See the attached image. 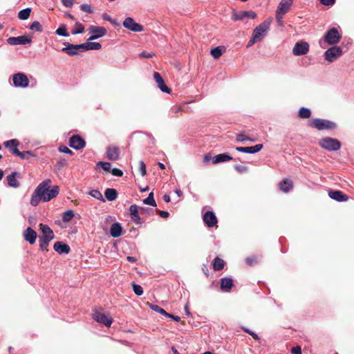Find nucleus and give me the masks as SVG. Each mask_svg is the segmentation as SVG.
I'll return each mask as SVG.
<instances>
[{
	"mask_svg": "<svg viewBox=\"0 0 354 354\" xmlns=\"http://www.w3.org/2000/svg\"><path fill=\"white\" fill-rule=\"evenodd\" d=\"M50 179H46L41 182L35 189V193L38 194L44 202L50 201L51 199L55 198L59 192V187L57 185L50 187Z\"/></svg>",
	"mask_w": 354,
	"mask_h": 354,
	"instance_id": "f257e3e1",
	"label": "nucleus"
},
{
	"mask_svg": "<svg viewBox=\"0 0 354 354\" xmlns=\"http://www.w3.org/2000/svg\"><path fill=\"white\" fill-rule=\"evenodd\" d=\"M39 230L43 234L39 237V248L41 250L48 251L49 243L55 238L54 232L48 225L43 223L39 224Z\"/></svg>",
	"mask_w": 354,
	"mask_h": 354,
	"instance_id": "f03ea898",
	"label": "nucleus"
},
{
	"mask_svg": "<svg viewBox=\"0 0 354 354\" xmlns=\"http://www.w3.org/2000/svg\"><path fill=\"white\" fill-rule=\"evenodd\" d=\"M269 27L270 23L267 21H263L260 25L257 26L253 30L252 36L249 40L247 46H251L255 43L261 41L263 37L266 35V32L268 30Z\"/></svg>",
	"mask_w": 354,
	"mask_h": 354,
	"instance_id": "7ed1b4c3",
	"label": "nucleus"
},
{
	"mask_svg": "<svg viewBox=\"0 0 354 354\" xmlns=\"http://www.w3.org/2000/svg\"><path fill=\"white\" fill-rule=\"evenodd\" d=\"M308 126L313 128H315L319 131L322 130H332L336 128L337 125L335 122L319 118L313 119L308 121Z\"/></svg>",
	"mask_w": 354,
	"mask_h": 354,
	"instance_id": "20e7f679",
	"label": "nucleus"
},
{
	"mask_svg": "<svg viewBox=\"0 0 354 354\" xmlns=\"http://www.w3.org/2000/svg\"><path fill=\"white\" fill-rule=\"evenodd\" d=\"M319 145L326 150L333 151L339 150L342 145L337 139L327 137L321 139Z\"/></svg>",
	"mask_w": 354,
	"mask_h": 354,
	"instance_id": "39448f33",
	"label": "nucleus"
},
{
	"mask_svg": "<svg viewBox=\"0 0 354 354\" xmlns=\"http://www.w3.org/2000/svg\"><path fill=\"white\" fill-rule=\"evenodd\" d=\"M341 38L342 35L336 28H332L327 30L324 37V41L329 45L339 43Z\"/></svg>",
	"mask_w": 354,
	"mask_h": 354,
	"instance_id": "423d86ee",
	"label": "nucleus"
},
{
	"mask_svg": "<svg viewBox=\"0 0 354 354\" xmlns=\"http://www.w3.org/2000/svg\"><path fill=\"white\" fill-rule=\"evenodd\" d=\"M342 53V50L339 46H333L325 52V59L329 62H333L340 57Z\"/></svg>",
	"mask_w": 354,
	"mask_h": 354,
	"instance_id": "0eeeda50",
	"label": "nucleus"
},
{
	"mask_svg": "<svg viewBox=\"0 0 354 354\" xmlns=\"http://www.w3.org/2000/svg\"><path fill=\"white\" fill-rule=\"evenodd\" d=\"M13 84L16 87L26 88L29 84V80L26 75L18 73L12 76Z\"/></svg>",
	"mask_w": 354,
	"mask_h": 354,
	"instance_id": "6e6552de",
	"label": "nucleus"
},
{
	"mask_svg": "<svg viewBox=\"0 0 354 354\" xmlns=\"http://www.w3.org/2000/svg\"><path fill=\"white\" fill-rule=\"evenodd\" d=\"M93 319L95 322L100 324H103L108 327H109L111 325L113 321L111 317L98 310H95L94 312V313L93 314Z\"/></svg>",
	"mask_w": 354,
	"mask_h": 354,
	"instance_id": "1a4fd4ad",
	"label": "nucleus"
},
{
	"mask_svg": "<svg viewBox=\"0 0 354 354\" xmlns=\"http://www.w3.org/2000/svg\"><path fill=\"white\" fill-rule=\"evenodd\" d=\"M123 26L133 32H142L144 30L143 26L136 23L132 17H127L123 21Z\"/></svg>",
	"mask_w": 354,
	"mask_h": 354,
	"instance_id": "9d476101",
	"label": "nucleus"
},
{
	"mask_svg": "<svg viewBox=\"0 0 354 354\" xmlns=\"http://www.w3.org/2000/svg\"><path fill=\"white\" fill-rule=\"evenodd\" d=\"M66 47L63 48L62 50L66 53L69 56H74L78 54L79 51H84L82 44H71L68 42L64 44Z\"/></svg>",
	"mask_w": 354,
	"mask_h": 354,
	"instance_id": "9b49d317",
	"label": "nucleus"
},
{
	"mask_svg": "<svg viewBox=\"0 0 354 354\" xmlns=\"http://www.w3.org/2000/svg\"><path fill=\"white\" fill-rule=\"evenodd\" d=\"M7 42L10 45L12 46L26 45L30 44L32 42V39L28 37L26 35H22L19 37H10L7 39Z\"/></svg>",
	"mask_w": 354,
	"mask_h": 354,
	"instance_id": "f8f14e48",
	"label": "nucleus"
},
{
	"mask_svg": "<svg viewBox=\"0 0 354 354\" xmlns=\"http://www.w3.org/2000/svg\"><path fill=\"white\" fill-rule=\"evenodd\" d=\"M308 51L309 44L306 41H300L296 43L292 49V53L296 56L306 55Z\"/></svg>",
	"mask_w": 354,
	"mask_h": 354,
	"instance_id": "ddd939ff",
	"label": "nucleus"
},
{
	"mask_svg": "<svg viewBox=\"0 0 354 354\" xmlns=\"http://www.w3.org/2000/svg\"><path fill=\"white\" fill-rule=\"evenodd\" d=\"M86 145L84 140L79 135H73L70 138L69 146L76 150L83 149Z\"/></svg>",
	"mask_w": 354,
	"mask_h": 354,
	"instance_id": "4468645a",
	"label": "nucleus"
},
{
	"mask_svg": "<svg viewBox=\"0 0 354 354\" xmlns=\"http://www.w3.org/2000/svg\"><path fill=\"white\" fill-rule=\"evenodd\" d=\"M89 30L91 33L95 35L90 37L88 40L97 39L100 37H103L106 33V30L104 27L91 26L89 28Z\"/></svg>",
	"mask_w": 354,
	"mask_h": 354,
	"instance_id": "2eb2a0df",
	"label": "nucleus"
},
{
	"mask_svg": "<svg viewBox=\"0 0 354 354\" xmlns=\"http://www.w3.org/2000/svg\"><path fill=\"white\" fill-rule=\"evenodd\" d=\"M203 221L207 227H212L216 225L217 218L213 212L207 211L203 215Z\"/></svg>",
	"mask_w": 354,
	"mask_h": 354,
	"instance_id": "dca6fc26",
	"label": "nucleus"
},
{
	"mask_svg": "<svg viewBox=\"0 0 354 354\" xmlns=\"http://www.w3.org/2000/svg\"><path fill=\"white\" fill-rule=\"evenodd\" d=\"M328 196L332 199L338 202L347 201L348 200V196L339 190H330L328 192Z\"/></svg>",
	"mask_w": 354,
	"mask_h": 354,
	"instance_id": "f3484780",
	"label": "nucleus"
},
{
	"mask_svg": "<svg viewBox=\"0 0 354 354\" xmlns=\"http://www.w3.org/2000/svg\"><path fill=\"white\" fill-rule=\"evenodd\" d=\"M23 236L24 239L31 245L35 243L37 236V232L30 227L26 228L23 233Z\"/></svg>",
	"mask_w": 354,
	"mask_h": 354,
	"instance_id": "a211bd4d",
	"label": "nucleus"
},
{
	"mask_svg": "<svg viewBox=\"0 0 354 354\" xmlns=\"http://www.w3.org/2000/svg\"><path fill=\"white\" fill-rule=\"evenodd\" d=\"M153 77H154L156 82L157 83L158 88L162 92H165L167 93H169L171 92V89L167 87V86L165 84V82H164L162 77H161V75H160V73H158V72H154Z\"/></svg>",
	"mask_w": 354,
	"mask_h": 354,
	"instance_id": "6ab92c4d",
	"label": "nucleus"
},
{
	"mask_svg": "<svg viewBox=\"0 0 354 354\" xmlns=\"http://www.w3.org/2000/svg\"><path fill=\"white\" fill-rule=\"evenodd\" d=\"M263 148L262 144H258L252 147H236V150L239 152L242 153H254L261 151Z\"/></svg>",
	"mask_w": 354,
	"mask_h": 354,
	"instance_id": "aec40b11",
	"label": "nucleus"
},
{
	"mask_svg": "<svg viewBox=\"0 0 354 354\" xmlns=\"http://www.w3.org/2000/svg\"><path fill=\"white\" fill-rule=\"evenodd\" d=\"M257 17V14L252 10L249 11H241L238 13H235L233 15V19L234 21L242 20L245 18L254 19Z\"/></svg>",
	"mask_w": 354,
	"mask_h": 354,
	"instance_id": "412c9836",
	"label": "nucleus"
},
{
	"mask_svg": "<svg viewBox=\"0 0 354 354\" xmlns=\"http://www.w3.org/2000/svg\"><path fill=\"white\" fill-rule=\"evenodd\" d=\"M120 149L116 146H111L107 148V158L112 161H115L119 158Z\"/></svg>",
	"mask_w": 354,
	"mask_h": 354,
	"instance_id": "4be33fe9",
	"label": "nucleus"
},
{
	"mask_svg": "<svg viewBox=\"0 0 354 354\" xmlns=\"http://www.w3.org/2000/svg\"><path fill=\"white\" fill-rule=\"evenodd\" d=\"M139 209H140V208L136 205H131L129 207L131 218L136 224L140 223V217L138 212Z\"/></svg>",
	"mask_w": 354,
	"mask_h": 354,
	"instance_id": "5701e85b",
	"label": "nucleus"
},
{
	"mask_svg": "<svg viewBox=\"0 0 354 354\" xmlns=\"http://www.w3.org/2000/svg\"><path fill=\"white\" fill-rule=\"evenodd\" d=\"M293 0H281L279 3L277 11L283 14L287 13L292 6Z\"/></svg>",
	"mask_w": 354,
	"mask_h": 354,
	"instance_id": "b1692460",
	"label": "nucleus"
},
{
	"mask_svg": "<svg viewBox=\"0 0 354 354\" xmlns=\"http://www.w3.org/2000/svg\"><path fill=\"white\" fill-rule=\"evenodd\" d=\"M53 248L59 254H68L71 250L68 245L61 241L55 243Z\"/></svg>",
	"mask_w": 354,
	"mask_h": 354,
	"instance_id": "393cba45",
	"label": "nucleus"
},
{
	"mask_svg": "<svg viewBox=\"0 0 354 354\" xmlns=\"http://www.w3.org/2000/svg\"><path fill=\"white\" fill-rule=\"evenodd\" d=\"M234 286L231 278L224 277L221 279V289L224 292H230Z\"/></svg>",
	"mask_w": 354,
	"mask_h": 354,
	"instance_id": "a878e982",
	"label": "nucleus"
},
{
	"mask_svg": "<svg viewBox=\"0 0 354 354\" xmlns=\"http://www.w3.org/2000/svg\"><path fill=\"white\" fill-rule=\"evenodd\" d=\"M12 154L19 156L21 160L28 159L30 157H33L35 155L30 151H19L17 148L11 149Z\"/></svg>",
	"mask_w": 354,
	"mask_h": 354,
	"instance_id": "bb28decb",
	"label": "nucleus"
},
{
	"mask_svg": "<svg viewBox=\"0 0 354 354\" xmlns=\"http://www.w3.org/2000/svg\"><path fill=\"white\" fill-rule=\"evenodd\" d=\"M19 175V173L15 171L7 176V181L9 186L15 188H17L19 187V182L17 180V176Z\"/></svg>",
	"mask_w": 354,
	"mask_h": 354,
	"instance_id": "cd10ccee",
	"label": "nucleus"
},
{
	"mask_svg": "<svg viewBox=\"0 0 354 354\" xmlns=\"http://www.w3.org/2000/svg\"><path fill=\"white\" fill-rule=\"evenodd\" d=\"M232 160V157L227 153H220L215 156L212 158L213 164H218L220 162H227Z\"/></svg>",
	"mask_w": 354,
	"mask_h": 354,
	"instance_id": "c85d7f7f",
	"label": "nucleus"
},
{
	"mask_svg": "<svg viewBox=\"0 0 354 354\" xmlns=\"http://www.w3.org/2000/svg\"><path fill=\"white\" fill-rule=\"evenodd\" d=\"M122 226L118 223H114L111 225L110 228V234L111 235L114 237L117 238L119 237L122 234Z\"/></svg>",
	"mask_w": 354,
	"mask_h": 354,
	"instance_id": "c756f323",
	"label": "nucleus"
},
{
	"mask_svg": "<svg viewBox=\"0 0 354 354\" xmlns=\"http://www.w3.org/2000/svg\"><path fill=\"white\" fill-rule=\"evenodd\" d=\"M279 189L283 192H288L293 187L292 181L288 179H283L279 184Z\"/></svg>",
	"mask_w": 354,
	"mask_h": 354,
	"instance_id": "7c9ffc66",
	"label": "nucleus"
},
{
	"mask_svg": "<svg viewBox=\"0 0 354 354\" xmlns=\"http://www.w3.org/2000/svg\"><path fill=\"white\" fill-rule=\"evenodd\" d=\"M106 198L109 201H115L118 197L116 189L113 188H107L104 192Z\"/></svg>",
	"mask_w": 354,
	"mask_h": 354,
	"instance_id": "2f4dec72",
	"label": "nucleus"
},
{
	"mask_svg": "<svg viewBox=\"0 0 354 354\" xmlns=\"http://www.w3.org/2000/svg\"><path fill=\"white\" fill-rule=\"evenodd\" d=\"M82 44L84 51L88 50H100L102 48V45L98 42H88Z\"/></svg>",
	"mask_w": 354,
	"mask_h": 354,
	"instance_id": "473e14b6",
	"label": "nucleus"
},
{
	"mask_svg": "<svg viewBox=\"0 0 354 354\" xmlns=\"http://www.w3.org/2000/svg\"><path fill=\"white\" fill-rule=\"evenodd\" d=\"M225 265V261L218 257H216L212 263L213 269L215 271L221 270Z\"/></svg>",
	"mask_w": 354,
	"mask_h": 354,
	"instance_id": "72a5a7b5",
	"label": "nucleus"
},
{
	"mask_svg": "<svg viewBox=\"0 0 354 354\" xmlns=\"http://www.w3.org/2000/svg\"><path fill=\"white\" fill-rule=\"evenodd\" d=\"M311 116V111L306 107H301L299 110V117L304 119H308Z\"/></svg>",
	"mask_w": 354,
	"mask_h": 354,
	"instance_id": "f704fd0d",
	"label": "nucleus"
},
{
	"mask_svg": "<svg viewBox=\"0 0 354 354\" xmlns=\"http://www.w3.org/2000/svg\"><path fill=\"white\" fill-rule=\"evenodd\" d=\"M74 216H75V214L73 210H71V209L67 210L63 213L62 221L64 223H68L73 219Z\"/></svg>",
	"mask_w": 354,
	"mask_h": 354,
	"instance_id": "c9c22d12",
	"label": "nucleus"
},
{
	"mask_svg": "<svg viewBox=\"0 0 354 354\" xmlns=\"http://www.w3.org/2000/svg\"><path fill=\"white\" fill-rule=\"evenodd\" d=\"M31 9L29 8L21 10L18 13V17L21 20L28 19L30 17Z\"/></svg>",
	"mask_w": 354,
	"mask_h": 354,
	"instance_id": "e433bc0d",
	"label": "nucleus"
},
{
	"mask_svg": "<svg viewBox=\"0 0 354 354\" xmlns=\"http://www.w3.org/2000/svg\"><path fill=\"white\" fill-rule=\"evenodd\" d=\"M19 145V142L17 139H12L4 142V146L10 151L13 148H17Z\"/></svg>",
	"mask_w": 354,
	"mask_h": 354,
	"instance_id": "4c0bfd02",
	"label": "nucleus"
},
{
	"mask_svg": "<svg viewBox=\"0 0 354 354\" xmlns=\"http://www.w3.org/2000/svg\"><path fill=\"white\" fill-rule=\"evenodd\" d=\"M143 203L153 207H156L157 205L153 198V192L149 193L148 197L143 200Z\"/></svg>",
	"mask_w": 354,
	"mask_h": 354,
	"instance_id": "58836bf2",
	"label": "nucleus"
},
{
	"mask_svg": "<svg viewBox=\"0 0 354 354\" xmlns=\"http://www.w3.org/2000/svg\"><path fill=\"white\" fill-rule=\"evenodd\" d=\"M223 54V50L221 46L214 48L211 50V55L215 59H218Z\"/></svg>",
	"mask_w": 354,
	"mask_h": 354,
	"instance_id": "ea45409f",
	"label": "nucleus"
},
{
	"mask_svg": "<svg viewBox=\"0 0 354 354\" xmlns=\"http://www.w3.org/2000/svg\"><path fill=\"white\" fill-rule=\"evenodd\" d=\"M40 201H42L41 197H40L38 194L35 193V190L30 198V204L33 206H37Z\"/></svg>",
	"mask_w": 354,
	"mask_h": 354,
	"instance_id": "a19ab883",
	"label": "nucleus"
},
{
	"mask_svg": "<svg viewBox=\"0 0 354 354\" xmlns=\"http://www.w3.org/2000/svg\"><path fill=\"white\" fill-rule=\"evenodd\" d=\"M149 306H150L151 309H152L153 310H154L161 315H163L165 316L169 315L168 313H167L163 308H162L161 307H160L158 305L149 304Z\"/></svg>",
	"mask_w": 354,
	"mask_h": 354,
	"instance_id": "79ce46f5",
	"label": "nucleus"
},
{
	"mask_svg": "<svg viewBox=\"0 0 354 354\" xmlns=\"http://www.w3.org/2000/svg\"><path fill=\"white\" fill-rule=\"evenodd\" d=\"M55 32H56V34L61 35V36H64V37L68 36V33L67 32L66 25H64V24H62L59 28H57Z\"/></svg>",
	"mask_w": 354,
	"mask_h": 354,
	"instance_id": "37998d69",
	"label": "nucleus"
},
{
	"mask_svg": "<svg viewBox=\"0 0 354 354\" xmlns=\"http://www.w3.org/2000/svg\"><path fill=\"white\" fill-rule=\"evenodd\" d=\"M30 29L32 30H35V31L40 32L43 31L42 26L38 21H35L32 22L30 26Z\"/></svg>",
	"mask_w": 354,
	"mask_h": 354,
	"instance_id": "c03bdc74",
	"label": "nucleus"
},
{
	"mask_svg": "<svg viewBox=\"0 0 354 354\" xmlns=\"http://www.w3.org/2000/svg\"><path fill=\"white\" fill-rule=\"evenodd\" d=\"M67 165V160L64 158H60L57 160L55 165V169L57 170H60L62 168L65 167Z\"/></svg>",
	"mask_w": 354,
	"mask_h": 354,
	"instance_id": "a18cd8bd",
	"label": "nucleus"
},
{
	"mask_svg": "<svg viewBox=\"0 0 354 354\" xmlns=\"http://www.w3.org/2000/svg\"><path fill=\"white\" fill-rule=\"evenodd\" d=\"M89 194L93 196V198L100 200L102 201H104V199L103 198V196L100 191L97 189L91 190L89 193Z\"/></svg>",
	"mask_w": 354,
	"mask_h": 354,
	"instance_id": "49530a36",
	"label": "nucleus"
},
{
	"mask_svg": "<svg viewBox=\"0 0 354 354\" xmlns=\"http://www.w3.org/2000/svg\"><path fill=\"white\" fill-rule=\"evenodd\" d=\"M259 260L256 256H250L245 259V262L248 265L252 266L258 263Z\"/></svg>",
	"mask_w": 354,
	"mask_h": 354,
	"instance_id": "de8ad7c7",
	"label": "nucleus"
},
{
	"mask_svg": "<svg viewBox=\"0 0 354 354\" xmlns=\"http://www.w3.org/2000/svg\"><path fill=\"white\" fill-rule=\"evenodd\" d=\"M132 286L133 292H135L136 295H137L138 296H140L143 294V289L140 285L133 283Z\"/></svg>",
	"mask_w": 354,
	"mask_h": 354,
	"instance_id": "09e8293b",
	"label": "nucleus"
},
{
	"mask_svg": "<svg viewBox=\"0 0 354 354\" xmlns=\"http://www.w3.org/2000/svg\"><path fill=\"white\" fill-rule=\"evenodd\" d=\"M77 28L72 31L73 35L83 33L84 32V26L80 23H76Z\"/></svg>",
	"mask_w": 354,
	"mask_h": 354,
	"instance_id": "8fccbe9b",
	"label": "nucleus"
},
{
	"mask_svg": "<svg viewBox=\"0 0 354 354\" xmlns=\"http://www.w3.org/2000/svg\"><path fill=\"white\" fill-rule=\"evenodd\" d=\"M97 165H100L102 168L106 171H111V163L108 162H99Z\"/></svg>",
	"mask_w": 354,
	"mask_h": 354,
	"instance_id": "3c124183",
	"label": "nucleus"
},
{
	"mask_svg": "<svg viewBox=\"0 0 354 354\" xmlns=\"http://www.w3.org/2000/svg\"><path fill=\"white\" fill-rule=\"evenodd\" d=\"M284 15L285 14H283V13L276 11V20H277L279 26H283V17Z\"/></svg>",
	"mask_w": 354,
	"mask_h": 354,
	"instance_id": "603ef678",
	"label": "nucleus"
},
{
	"mask_svg": "<svg viewBox=\"0 0 354 354\" xmlns=\"http://www.w3.org/2000/svg\"><path fill=\"white\" fill-rule=\"evenodd\" d=\"M140 171L142 176H145L147 174L146 165L143 161L139 162Z\"/></svg>",
	"mask_w": 354,
	"mask_h": 354,
	"instance_id": "864d4df0",
	"label": "nucleus"
},
{
	"mask_svg": "<svg viewBox=\"0 0 354 354\" xmlns=\"http://www.w3.org/2000/svg\"><path fill=\"white\" fill-rule=\"evenodd\" d=\"M59 151L60 152H62V153H67V154H70V155H73V152L69 148H68L66 146H60L59 147Z\"/></svg>",
	"mask_w": 354,
	"mask_h": 354,
	"instance_id": "5fc2aeb1",
	"label": "nucleus"
},
{
	"mask_svg": "<svg viewBox=\"0 0 354 354\" xmlns=\"http://www.w3.org/2000/svg\"><path fill=\"white\" fill-rule=\"evenodd\" d=\"M111 172L113 176H115L118 177H121L123 176V171L121 169H118V168L112 169Z\"/></svg>",
	"mask_w": 354,
	"mask_h": 354,
	"instance_id": "6e6d98bb",
	"label": "nucleus"
},
{
	"mask_svg": "<svg viewBox=\"0 0 354 354\" xmlns=\"http://www.w3.org/2000/svg\"><path fill=\"white\" fill-rule=\"evenodd\" d=\"M236 140L238 142H243L245 140H251V141L254 142V140L250 139L249 137L245 136L243 134H239V135H237Z\"/></svg>",
	"mask_w": 354,
	"mask_h": 354,
	"instance_id": "4d7b16f0",
	"label": "nucleus"
},
{
	"mask_svg": "<svg viewBox=\"0 0 354 354\" xmlns=\"http://www.w3.org/2000/svg\"><path fill=\"white\" fill-rule=\"evenodd\" d=\"M153 56H155V54L153 53H149L147 51H143L140 54V57L147 58V59L151 58Z\"/></svg>",
	"mask_w": 354,
	"mask_h": 354,
	"instance_id": "13d9d810",
	"label": "nucleus"
},
{
	"mask_svg": "<svg viewBox=\"0 0 354 354\" xmlns=\"http://www.w3.org/2000/svg\"><path fill=\"white\" fill-rule=\"evenodd\" d=\"M80 8L82 10L88 13H91L93 12L91 6L88 4H82L81 5Z\"/></svg>",
	"mask_w": 354,
	"mask_h": 354,
	"instance_id": "bf43d9fd",
	"label": "nucleus"
},
{
	"mask_svg": "<svg viewBox=\"0 0 354 354\" xmlns=\"http://www.w3.org/2000/svg\"><path fill=\"white\" fill-rule=\"evenodd\" d=\"M234 169L236 171L239 173H244L246 172L248 170V168L243 165H236L234 166Z\"/></svg>",
	"mask_w": 354,
	"mask_h": 354,
	"instance_id": "052dcab7",
	"label": "nucleus"
},
{
	"mask_svg": "<svg viewBox=\"0 0 354 354\" xmlns=\"http://www.w3.org/2000/svg\"><path fill=\"white\" fill-rule=\"evenodd\" d=\"M320 3L324 6H333L335 3V0H319Z\"/></svg>",
	"mask_w": 354,
	"mask_h": 354,
	"instance_id": "680f3d73",
	"label": "nucleus"
},
{
	"mask_svg": "<svg viewBox=\"0 0 354 354\" xmlns=\"http://www.w3.org/2000/svg\"><path fill=\"white\" fill-rule=\"evenodd\" d=\"M291 353L292 354H301V348L299 346L292 347L291 348Z\"/></svg>",
	"mask_w": 354,
	"mask_h": 354,
	"instance_id": "e2e57ef3",
	"label": "nucleus"
},
{
	"mask_svg": "<svg viewBox=\"0 0 354 354\" xmlns=\"http://www.w3.org/2000/svg\"><path fill=\"white\" fill-rule=\"evenodd\" d=\"M156 212L158 213V214L162 218H167L169 216V213L168 212H167V211H162V210L157 209Z\"/></svg>",
	"mask_w": 354,
	"mask_h": 354,
	"instance_id": "0e129e2a",
	"label": "nucleus"
},
{
	"mask_svg": "<svg viewBox=\"0 0 354 354\" xmlns=\"http://www.w3.org/2000/svg\"><path fill=\"white\" fill-rule=\"evenodd\" d=\"M63 5L67 8H70L73 6L74 0H62Z\"/></svg>",
	"mask_w": 354,
	"mask_h": 354,
	"instance_id": "69168bd1",
	"label": "nucleus"
},
{
	"mask_svg": "<svg viewBox=\"0 0 354 354\" xmlns=\"http://www.w3.org/2000/svg\"><path fill=\"white\" fill-rule=\"evenodd\" d=\"M211 159H212V156H211L210 153H207L203 157V162L205 164H207L210 161Z\"/></svg>",
	"mask_w": 354,
	"mask_h": 354,
	"instance_id": "338daca9",
	"label": "nucleus"
},
{
	"mask_svg": "<svg viewBox=\"0 0 354 354\" xmlns=\"http://www.w3.org/2000/svg\"><path fill=\"white\" fill-rule=\"evenodd\" d=\"M202 270L206 277L209 276V269L206 265H203V266L202 268Z\"/></svg>",
	"mask_w": 354,
	"mask_h": 354,
	"instance_id": "774afa93",
	"label": "nucleus"
}]
</instances>
